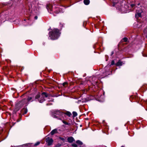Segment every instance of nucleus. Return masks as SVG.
<instances>
[{
	"label": "nucleus",
	"instance_id": "nucleus-1",
	"mask_svg": "<svg viewBox=\"0 0 147 147\" xmlns=\"http://www.w3.org/2000/svg\"><path fill=\"white\" fill-rule=\"evenodd\" d=\"M33 100L32 97L30 96H28L26 99L22 100L16 104L14 111L16 112L23 105H25L26 106L30 102H32Z\"/></svg>",
	"mask_w": 147,
	"mask_h": 147
},
{
	"label": "nucleus",
	"instance_id": "nucleus-2",
	"mask_svg": "<svg viewBox=\"0 0 147 147\" xmlns=\"http://www.w3.org/2000/svg\"><path fill=\"white\" fill-rule=\"evenodd\" d=\"M60 33L58 29H54L49 32V36L51 39L55 40L59 36Z\"/></svg>",
	"mask_w": 147,
	"mask_h": 147
},
{
	"label": "nucleus",
	"instance_id": "nucleus-3",
	"mask_svg": "<svg viewBox=\"0 0 147 147\" xmlns=\"http://www.w3.org/2000/svg\"><path fill=\"white\" fill-rule=\"evenodd\" d=\"M54 115L53 117L58 119H60L61 117H63L64 115V113H63L60 110H56L54 111Z\"/></svg>",
	"mask_w": 147,
	"mask_h": 147
},
{
	"label": "nucleus",
	"instance_id": "nucleus-4",
	"mask_svg": "<svg viewBox=\"0 0 147 147\" xmlns=\"http://www.w3.org/2000/svg\"><path fill=\"white\" fill-rule=\"evenodd\" d=\"M48 12L50 13H52V11H53L55 13H59V11H53V9L52 8V5L50 4H47L46 6Z\"/></svg>",
	"mask_w": 147,
	"mask_h": 147
},
{
	"label": "nucleus",
	"instance_id": "nucleus-5",
	"mask_svg": "<svg viewBox=\"0 0 147 147\" xmlns=\"http://www.w3.org/2000/svg\"><path fill=\"white\" fill-rule=\"evenodd\" d=\"M48 96V94L45 92H43L40 95V98L38 100L40 103H42L45 100V98Z\"/></svg>",
	"mask_w": 147,
	"mask_h": 147
},
{
	"label": "nucleus",
	"instance_id": "nucleus-6",
	"mask_svg": "<svg viewBox=\"0 0 147 147\" xmlns=\"http://www.w3.org/2000/svg\"><path fill=\"white\" fill-rule=\"evenodd\" d=\"M46 142L48 143V145L50 146L52 144L53 140L52 138L47 137L46 140Z\"/></svg>",
	"mask_w": 147,
	"mask_h": 147
},
{
	"label": "nucleus",
	"instance_id": "nucleus-7",
	"mask_svg": "<svg viewBox=\"0 0 147 147\" xmlns=\"http://www.w3.org/2000/svg\"><path fill=\"white\" fill-rule=\"evenodd\" d=\"M127 7V6L126 5H125V7H122L120 11H121L122 13H127L129 12V11L126 8Z\"/></svg>",
	"mask_w": 147,
	"mask_h": 147
},
{
	"label": "nucleus",
	"instance_id": "nucleus-8",
	"mask_svg": "<svg viewBox=\"0 0 147 147\" xmlns=\"http://www.w3.org/2000/svg\"><path fill=\"white\" fill-rule=\"evenodd\" d=\"M142 12V10L140 8H139L138 10H137L136 13L135 15V16L136 18H138L140 17L141 16V13Z\"/></svg>",
	"mask_w": 147,
	"mask_h": 147
},
{
	"label": "nucleus",
	"instance_id": "nucleus-9",
	"mask_svg": "<svg viewBox=\"0 0 147 147\" xmlns=\"http://www.w3.org/2000/svg\"><path fill=\"white\" fill-rule=\"evenodd\" d=\"M67 140L68 142L69 143H71L74 141L75 140L73 137H70L68 138Z\"/></svg>",
	"mask_w": 147,
	"mask_h": 147
},
{
	"label": "nucleus",
	"instance_id": "nucleus-10",
	"mask_svg": "<svg viewBox=\"0 0 147 147\" xmlns=\"http://www.w3.org/2000/svg\"><path fill=\"white\" fill-rule=\"evenodd\" d=\"M57 129H55L52 130L50 134L52 135L55 133H57Z\"/></svg>",
	"mask_w": 147,
	"mask_h": 147
},
{
	"label": "nucleus",
	"instance_id": "nucleus-11",
	"mask_svg": "<svg viewBox=\"0 0 147 147\" xmlns=\"http://www.w3.org/2000/svg\"><path fill=\"white\" fill-rule=\"evenodd\" d=\"M84 2L85 4L88 5L90 3L89 0H84Z\"/></svg>",
	"mask_w": 147,
	"mask_h": 147
},
{
	"label": "nucleus",
	"instance_id": "nucleus-12",
	"mask_svg": "<svg viewBox=\"0 0 147 147\" xmlns=\"http://www.w3.org/2000/svg\"><path fill=\"white\" fill-rule=\"evenodd\" d=\"M122 62L121 61H119L116 64V65L117 66H121L122 65Z\"/></svg>",
	"mask_w": 147,
	"mask_h": 147
},
{
	"label": "nucleus",
	"instance_id": "nucleus-13",
	"mask_svg": "<svg viewBox=\"0 0 147 147\" xmlns=\"http://www.w3.org/2000/svg\"><path fill=\"white\" fill-rule=\"evenodd\" d=\"M65 114L67 115V116H69V117L71 116V113L69 111L66 112V113H64V115Z\"/></svg>",
	"mask_w": 147,
	"mask_h": 147
},
{
	"label": "nucleus",
	"instance_id": "nucleus-14",
	"mask_svg": "<svg viewBox=\"0 0 147 147\" xmlns=\"http://www.w3.org/2000/svg\"><path fill=\"white\" fill-rule=\"evenodd\" d=\"M76 143L80 145H82L83 144L82 142L79 140H78L76 141Z\"/></svg>",
	"mask_w": 147,
	"mask_h": 147
},
{
	"label": "nucleus",
	"instance_id": "nucleus-15",
	"mask_svg": "<svg viewBox=\"0 0 147 147\" xmlns=\"http://www.w3.org/2000/svg\"><path fill=\"white\" fill-rule=\"evenodd\" d=\"M115 64V61L114 60H112L111 61V63L110 65V66H111L112 65H113Z\"/></svg>",
	"mask_w": 147,
	"mask_h": 147
},
{
	"label": "nucleus",
	"instance_id": "nucleus-16",
	"mask_svg": "<svg viewBox=\"0 0 147 147\" xmlns=\"http://www.w3.org/2000/svg\"><path fill=\"white\" fill-rule=\"evenodd\" d=\"M73 114L74 117H75L77 115V113L75 112H73Z\"/></svg>",
	"mask_w": 147,
	"mask_h": 147
},
{
	"label": "nucleus",
	"instance_id": "nucleus-17",
	"mask_svg": "<svg viewBox=\"0 0 147 147\" xmlns=\"http://www.w3.org/2000/svg\"><path fill=\"white\" fill-rule=\"evenodd\" d=\"M40 97V94H37L35 98L36 99H38Z\"/></svg>",
	"mask_w": 147,
	"mask_h": 147
},
{
	"label": "nucleus",
	"instance_id": "nucleus-18",
	"mask_svg": "<svg viewBox=\"0 0 147 147\" xmlns=\"http://www.w3.org/2000/svg\"><path fill=\"white\" fill-rule=\"evenodd\" d=\"M40 143V142H37L36 143H35V144H34V146H38V145H39Z\"/></svg>",
	"mask_w": 147,
	"mask_h": 147
},
{
	"label": "nucleus",
	"instance_id": "nucleus-19",
	"mask_svg": "<svg viewBox=\"0 0 147 147\" xmlns=\"http://www.w3.org/2000/svg\"><path fill=\"white\" fill-rule=\"evenodd\" d=\"M123 40L125 42H126L127 41V38H124L123 39Z\"/></svg>",
	"mask_w": 147,
	"mask_h": 147
},
{
	"label": "nucleus",
	"instance_id": "nucleus-20",
	"mask_svg": "<svg viewBox=\"0 0 147 147\" xmlns=\"http://www.w3.org/2000/svg\"><path fill=\"white\" fill-rule=\"evenodd\" d=\"M67 84V82H64L63 84V85L64 87H66Z\"/></svg>",
	"mask_w": 147,
	"mask_h": 147
},
{
	"label": "nucleus",
	"instance_id": "nucleus-21",
	"mask_svg": "<svg viewBox=\"0 0 147 147\" xmlns=\"http://www.w3.org/2000/svg\"><path fill=\"white\" fill-rule=\"evenodd\" d=\"M72 146L74 147H77V145L76 144H72Z\"/></svg>",
	"mask_w": 147,
	"mask_h": 147
},
{
	"label": "nucleus",
	"instance_id": "nucleus-22",
	"mask_svg": "<svg viewBox=\"0 0 147 147\" xmlns=\"http://www.w3.org/2000/svg\"><path fill=\"white\" fill-rule=\"evenodd\" d=\"M63 123L66 124L67 125V122H66V121H63Z\"/></svg>",
	"mask_w": 147,
	"mask_h": 147
},
{
	"label": "nucleus",
	"instance_id": "nucleus-23",
	"mask_svg": "<svg viewBox=\"0 0 147 147\" xmlns=\"http://www.w3.org/2000/svg\"><path fill=\"white\" fill-rule=\"evenodd\" d=\"M61 146V145L60 144H58L56 146V147H59Z\"/></svg>",
	"mask_w": 147,
	"mask_h": 147
},
{
	"label": "nucleus",
	"instance_id": "nucleus-24",
	"mask_svg": "<svg viewBox=\"0 0 147 147\" xmlns=\"http://www.w3.org/2000/svg\"><path fill=\"white\" fill-rule=\"evenodd\" d=\"M24 114H26L27 112V110L25 109L24 110Z\"/></svg>",
	"mask_w": 147,
	"mask_h": 147
},
{
	"label": "nucleus",
	"instance_id": "nucleus-25",
	"mask_svg": "<svg viewBox=\"0 0 147 147\" xmlns=\"http://www.w3.org/2000/svg\"><path fill=\"white\" fill-rule=\"evenodd\" d=\"M131 6L132 7H133L135 6V5L134 4H132L131 5Z\"/></svg>",
	"mask_w": 147,
	"mask_h": 147
},
{
	"label": "nucleus",
	"instance_id": "nucleus-26",
	"mask_svg": "<svg viewBox=\"0 0 147 147\" xmlns=\"http://www.w3.org/2000/svg\"><path fill=\"white\" fill-rule=\"evenodd\" d=\"M38 18V17L37 16H35V17H34V19H35V20H37Z\"/></svg>",
	"mask_w": 147,
	"mask_h": 147
},
{
	"label": "nucleus",
	"instance_id": "nucleus-27",
	"mask_svg": "<svg viewBox=\"0 0 147 147\" xmlns=\"http://www.w3.org/2000/svg\"><path fill=\"white\" fill-rule=\"evenodd\" d=\"M70 125V123H67V125Z\"/></svg>",
	"mask_w": 147,
	"mask_h": 147
},
{
	"label": "nucleus",
	"instance_id": "nucleus-28",
	"mask_svg": "<svg viewBox=\"0 0 147 147\" xmlns=\"http://www.w3.org/2000/svg\"><path fill=\"white\" fill-rule=\"evenodd\" d=\"M143 55L144 57H147V55Z\"/></svg>",
	"mask_w": 147,
	"mask_h": 147
},
{
	"label": "nucleus",
	"instance_id": "nucleus-29",
	"mask_svg": "<svg viewBox=\"0 0 147 147\" xmlns=\"http://www.w3.org/2000/svg\"><path fill=\"white\" fill-rule=\"evenodd\" d=\"M19 146H18V147H20Z\"/></svg>",
	"mask_w": 147,
	"mask_h": 147
},
{
	"label": "nucleus",
	"instance_id": "nucleus-30",
	"mask_svg": "<svg viewBox=\"0 0 147 147\" xmlns=\"http://www.w3.org/2000/svg\"><path fill=\"white\" fill-rule=\"evenodd\" d=\"M146 38H147V36H146Z\"/></svg>",
	"mask_w": 147,
	"mask_h": 147
}]
</instances>
